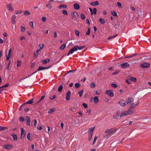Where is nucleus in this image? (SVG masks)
<instances>
[{"label":"nucleus","mask_w":151,"mask_h":151,"mask_svg":"<svg viewBox=\"0 0 151 151\" xmlns=\"http://www.w3.org/2000/svg\"><path fill=\"white\" fill-rule=\"evenodd\" d=\"M139 104V101H138L136 104L134 103H133L131 104L130 106V108L127 110V111H122L121 113V114L120 115V117H122V116H126L128 114L132 113L133 111V110L132 109V108L136 107Z\"/></svg>","instance_id":"f257e3e1"},{"label":"nucleus","mask_w":151,"mask_h":151,"mask_svg":"<svg viewBox=\"0 0 151 151\" xmlns=\"http://www.w3.org/2000/svg\"><path fill=\"white\" fill-rule=\"evenodd\" d=\"M116 131V129H107L105 131L106 133H108V134L111 136L115 133Z\"/></svg>","instance_id":"f03ea898"},{"label":"nucleus","mask_w":151,"mask_h":151,"mask_svg":"<svg viewBox=\"0 0 151 151\" xmlns=\"http://www.w3.org/2000/svg\"><path fill=\"white\" fill-rule=\"evenodd\" d=\"M78 50L77 45H76L73 47L69 51V52L67 54V56L69 55L70 54H72L73 52Z\"/></svg>","instance_id":"7ed1b4c3"},{"label":"nucleus","mask_w":151,"mask_h":151,"mask_svg":"<svg viewBox=\"0 0 151 151\" xmlns=\"http://www.w3.org/2000/svg\"><path fill=\"white\" fill-rule=\"evenodd\" d=\"M140 65L142 68H145L149 67L150 66V64L148 63L145 62L141 64Z\"/></svg>","instance_id":"20e7f679"},{"label":"nucleus","mask_w":151,"mask_h":151,"mask_svg":"<svg viewBox=\"0 0 151 151\" xmlns=\"http://www.w3.org/2000/svg\"><path fill=\"white\" fill-rule=\"evenodd\" d=\"M105 93L108 96L112 97L114 96V94L112 90H106Z\"/></svg>","instance_id":"39448f33"},{"label":"nucleus","mask_w":151,"mask_h":151,"mask_svg":"<svg viewBox=\"0 0 151 151\" xmlns=\"http://www.w3.org/2000/svg\"><path fill=\"white\" fill-rule=\"evenodd\" d=\"M134 101V99L132 98H127L126 99V104H131Z\"/></svg>","instance_id":"423d86ee"},{"label":"nucleus","mask_w":151,"mask_h":151,"mask_svg":"<svg viewBox=\"0 0 151 151\" xmlns=\"http://www.w3.org/2000/svg\"><path fill=\"white\" fill-rule=\"evenodd\" d=\"M129 66V64L127 63H125L120 64V66L122 68H126Z\"/></svg>","instance_id":"0eeeda50"},{"label":"nucleus","mask_w":151,"mask_h":151,"mask_svg":"<svg viewBox=\"0 0 151 151\" xmlns=\"http://www.w3.org/2000/svg\"><path fill=\"white\" fill-rule=\"evenodd\" d=\"M21 130V134H20V139H22L24 137V135L25 134L24 133V130L23 128H21L20 129Z\"/></svg>","instance_id":"6e6552de"},{"label":"nucleus","mask_w":151,"mask_h":151,"mask_svg":"<svg viewBox=\"0 0 151 151\" xmlns=\"http://www.w3.org/2000/svg\"><path fill=\"white\" fill-rule=\"evenodd\" d=\"M70 93H71L70 91H68L66 94L65 99L66 101H68L70 99Z\"/></svg>","instance_id":"1a4fd4ad"},{"label":"nucleus","mask_w":151,"mask_h":151,"mask_svg":"<svg viewBox=\"0 0 151 151\" xmlns=\"http://www.w3.org/2000/svg\"><path fill=\"white\" fill-rule=\"evenodd\" d=\"M119 115V112L117 111L115 113H114L113 115V117L114 119H118Z\"/></svg>","instance_id":"9d476101"},{"label":"nucleus","mask_w":151,"mask_h":151,"mask_svg":"<svg viewBox=\"0 0 151 151\" xmlns=\"http://www.w3.org/2000/svg\"><path fill=\"white\" fill-rule=\"evenodd\" d=\"M51 67V66H49L47 67H42V66H40L39 67V68H38V70L37 71H39L41 70H44L45 69H48L50 67Z\"/></svg>","instance_id":"9b49d317"},{"label":"nucleus","mask_w":151,"mask_h":151,"mask_svg":"<svg viewBox=\"0 0 151 151\" xmlns=\"http://www.w3.org/2000/svg\"><path fill=\"white\" fill-rule=\"evenodd\" d=\"M16 16L15 15H13L11 18V21L13 24H14L16 23Z\"/></svg>","instance_id":"f8f14e48"},{"label":"nucleus","mask_w":151,"mask_h":151,"mask_svg":"<svg viewBox=\"0 0 151 151\" xmlns=\"http://www.w3.org/2000/svg\"><path fill=\"white\" fill-rule=\"evenodd\" d=\"M7 8L9 11H12L14 10L13 8L10 4H8L7 5Z\"/></svg>","instance_id":"ddd939ff"},{"label":"nucleus","mask_w":151,"mask_h":151,"mask_svg":"<svg viewBox=\"0 0 151 151\" xmlns=\"http://www.w3.org/2000/svg\"><path fill=\"white\" fill-rule=\"evenodd\" d=\"M71 15L73 17H75L76 18H77L78 17V15L77 13L76 12H72Z\"/></svg>","instance_id":"4468645a"},{"label":"nucleus","mask_w":151,"mask_h":151,"mask_svg":"<svg viewBox=\"0 0 151 151\" xmlns=\"http://www.w3.org/2000/svg\"><path fill=\"white\" fill-rule=\"evenodd\" d=\"M24 120L26 123H30L31 122L30 118L28 116H26L25 117Z\"/></svg>","instance_id":"2eb2a0df"},{"label":"nucleus","mask_w":151,"mask_h":151,"mask_svg":"<svg viewBox=\"0 0 151 151\" xmlns=\"http://www.w3.org/2000/svg\"><path fill=\"white\" fill-rule=\"evenodd\" d=\"M74 8L76 9H80V6L78 4H73Z\"/></svg>","instance_id":"dca6fc26"},{"label":"nucleus","mask_w":151,"mask_h":151,"mask_svg":"<svg viewBox=\"0 0 151 151\" xmlns=\"http://www.w3.org/2000/svg\"><path fill=\"white\" fill-rule=\"evenodd\" d=\"M4 148H5L6 149L10 150L12 148V145H6L5 147H4Z\"/></svg>","instance_id":"f3484780"},{"label":"nucleus","mask_w":151,"mask_h":151,"mask_svg":"<svg viewBox=\"0 0 151 151\" xmlns=\"http://www.w3.org/2000/svg\"><path fill=\"white\" fill-rule=\"evenodd\" d=\"M99 4V2L97 1H95L92 2H91L90 4V5H95V6H97Z\"/></svg>","instance_id":"a211bd4d"},{"label":"nucleus","mask_w":151,"mask_h":151,"mask_svg":"<svg viewBox=\"0 0 151 151\" xmlns=\"http://www.w3.org/2000/svg\"><path fill=\"white\" fill-rule=\"evenodd\" d=\"M33 101V99H31L29 100V101H27L26 102H25L24 103V105L27 104H32Z\"/></svg>","instance_id":"6ab92c4d"},{"label":"nucleus","mask_w":151,"mask_h":151,"mask_svg":"<svg viewBox=\"0 0 151 151\" xmlns=\"http://www.w3.org/2000/svg\"><path fill=\"white\" fill-rule=\"evenodd\" d=\"M94 103L95 104L97 103L99 101V98L97 96H95L94 98Z\"/></svg>","instance_id":"aec40b11"},{"label":"nucleus","mask_w":151,"mask_h":151,"mask_svg":"<svg viewBox=\"0 0 151 151\" xmlns=\"http://www.w3.org/2000/svg\"><path fill=\"white\" fill-rule=\"evenodd\" d=\"M50 61V60L49 59H46L42 60V63L43 64H45L49 63Z\"/></svg>","instance_id":"412c9836"},{"label":"nucleus","mask_w":151,"mask_h":151,"mask_svg":"<svg viewBox=\"0 0 151 151\" xmlns=\"http://www.w3.org/2000/svg\"><path fill=\"white\" fill-rule=\"evenodd\" d=\"M118 104H119L120 105L122 106H124L126 105V102L123 103L122 102V101H120L118 102Z\"/></svg>","instance_id":"4be33fe9"},{"label":"nucleus","mask_w":151,"mask_h":151,"mask_svg":"<svg viewBox=\"0 0 151 151\" xmlns=\"http://www.w3.org/2000/svg\"><path fill=\"white\" fill-rule=\"evenodd\" d=\"M95 127H91L88 130V132L89 133H93V131L94 130V129Z\"/></svg>","instance_id":"5701e85b"},{"label":"nucleus","mask_w":151,"mask_h":151,"mask_svg":"<svg viewBox=\"0 0 151 151\" xmlns=\"http://www.w3.org/2000/svg\"><path fill=\"white\" fill-rule=\"evenodd\" d=\"M12 138H13L14 141H16L17 140V136L16 134H12Z\"/></svg>","instance_id":"b1692460"},{"label":"nucleus","mask_w":151,"mask_h":151,"mask_svg":"<svg viewBox=\"0 0 151 151\" xmlns=\"http://www.w3.org/2000/svg\"><path fill=\"white\" fill-rule=\"evenodd\" d=\"M129 79L131 81H132L133 82H136L137 81V79L136 78L134 77H130Z\"/></svg>","instance_id":"393cba45"},{"label":"nucleus","mask_w":151,"mask_h":151,"mask_svg":"<svg viewBox=\"0 0 151 151\" xmlns=\"http://www.w3.org/2000/svg\"><path fill=\"white\" fill-rule=\"evenodd\" d=\"M85 47V46L84 45L81 46L80 47H78V45H77V49L78 50H81Z\"/></svg>","instance_id":"a878e982"},{"label":"nucleus","mask_w":151,"mask_h":151,"mask_svg":"<svg viewBox=\"0 0 151 151\" xmlns=\"http://www.w3.org/2000/svg\"><path fill=\"white\" fill-rule=\"evenodd\" d=\"M67 7V6L65 5H60L59 6V8L60 9L61 8H63V9L65 8H66Z\"/></svg>","instance_id":"bb28decb"},{"label":"nucleus","mask_w":151,"mask_h":151,"mask_svg":"<svg viewBox=\"0 0 151 151\" xmlns=\"http://www.w3.org/2000/svg\"><path fill=\"white\" fill-rule=\"evenodd\" d=\"M111 136L107 134L104 136V138L107 139L109 138Z\"/></svg>","instance_id":"cd10ccee"},{"label":"nucleus","mask_w":151,"mask_h":151,"mask_svg":"<svg viewBox=\"0 0 151 151\" xmlns=\"http://www.w3.org/2000/svg\"><path fill=\"white\" fill-rule=\"evenodd\" d=\"M55 109L53 108H52L51 109L48 110V112L49 114H51L55 111Z\"/></svg>","instance_id":"c85d7f7f"},{"label":"nucleus","mask_w":151,"mask_h":151,"mask_svg":"<svg viewBox=\"0 0 151 151\" xmlns=\"http://www.w3.org/2000/svg\"><path fill=\"white\" fill-rule=\"evenodd\" d=\"M81 86V84L78 83H76L75 84V87L77 88H79Z\"/></svg>","instance_id":"c756f323"},{"label":"nucleus","mask_w":151,"mask_h":151,"mask_svg":"<svg viewBox=\"0 0 151 151\" xmlns=\"http://www.w3.org/2000/svg\"><path fill=\"white\" fill-rule=\"evenodd\" d=\"M19 120L20 122H23L24 121V118L22 117H20L19 118Z\"/></svg>","instance_id":"7c9ffc66"},{"label":"nucleus","mask_w":151,"mask_h":151,"mask_svg":"<svg viewBox=\"0 0 151 151\" xmlns=\"http://www.w3.org/2000/svg\"><path fill=\"white\" fill-rule=\"evenodd\" d=\"M63 88V86L62 85H60L58 88V91L59 92H61L62 91Z\"/></svg>","instance_id":"2f4dec72"},{"label":"nucleus","mask_w":151,"mask_h":151,"mask_svg":"<svg viewBox=\"0 0 151 151\" xmlns=\"http://www.w3.org/2000/svg\"><path fill=\"white\" fill-rule=\"evenodd\" d=\"M83 92V90H81V91H79L78 92V94H79V96L80 97L82 96Z\"/></svg>","instance_id":"473e14b6"},{"label":"nucleus","mask_w":151,"mask_h":151,"mask_svg":"<svg viewBox=\"0 0 151 151\" xmlns=\"http://www.w3.org/2000/svg\"><path fill=\"white\" fill-rule=\"evenodd\" d=\"M38 47H39V48L40 50H41L44 47V45L43 44H40L39 45Z\"/></svg>","instance_id":"72a5a7b5"},{"label":"nucleus","mask_w":151,"mask_h":151,"mask_svg":"<svg viewBox=\"0 0 151 151\" xmlns=\"http://www.w3.org/2000/svg\"><path fill=\"white\" fill-rule=\"evenodd\" d=\"M92 137V134H91V133H89L88 139V140L89 141H90L91 140Z\"/></svg>","instance_id":"f704fd0d"},{"label":"nucleus","mask_w":151,"mask_h":151,"mask_svg":"<svg viewBox=\"0 0 151 151\" xmlns=\"http://www.w3.org/2000/svg\"><path fill=\"white\" fill-rule=\"evenodd\" d=\"M6 129V127L0 126V131H4Z\"/></svg>","instance_id":"c9c22d12"},{"label":"nucleus","mask_w":151,"mask_h":151,"mask_svg":"<svg viewBox=\"0 0 151 151\" xmlns=\"http://www.w3.org/2000/svg\"><path fill=\"white\" fill-rule=\"evenodd\" d=\"M111 13L112 15L114 16H116L117 15L116 12L114 11H111Z\"/></svg>","instance_id":"e433bc0d"},{"label":"nucleus","mask_w":151,"mask_h":151,"mask_svg":"<svg viewBox=\"0 0 151 151\" xmlns=\"http://www.w3.org/2000/svg\"><path fill=\"white\" fill-rule=\"evenodd\" d=\"M30 14V12H29L28 11L26 10L25 11L24 14V15H29Z\"/></svg>","instance_id":"4c0bfd02"},{"label":"nucleus","mask_w":151,"mask_h":151,"mask_svg":"<svg viewBox=\"0 0 151 151\" xmlns=\"http://www.w3.org/2000/svg\"><path fill=\"white\" fill-rule=\"evenodd\" d=\"M99 22L101 24H104L105 22L104 20L103 19L101 18L99 19Z\"/></svg>","instance_id":"58836bf2"},{"label":"nucleus","mask_w":151,"mask_h":151,"mask_svg":"<svg viewBox=\"0 0 151 151\" xmlns=\"http://www.w3.org/2000/svg\"><path fill=\"white\" fill-rule=\"evenodd\" d=\"M118 34H116L114 36H110L108 37V39L109 40V39H112L113 38H114V37H116L117 36H118Z\"/></svg>","instance_id":"ea45409f"},{"label":"nucleus","mask_w":151,"mask_h":151,"mask_svg":"<svg viewBox=\"0 0 151 151\" xmlns=\"http://www.w3.org/2000/svg\"><path fill=\"white\" fill-rule=\"evenodd\" d=\"M66 46V44H63L62 46L60 47V50H63Z\"/></svg>","instance_id":"a19ab883"},{"label":"nucleus","mask_w":151,"mask_h":151,"mask_svg":"<svg viewBox=\"0 0 151 151\" xmlns=\"http://www.w3.org/2000/svg\"><path fill=\"white\" fill-rule=\"evenodd\" d=\"M46 7L50 9L52 8V6L51 5V4L49 3L47 4L46 6Z\"/></svg>","instance_id":"79ce46f5"},{"label":"nucleus","mask_w":151,"mask_h":151,"mask_svg":"<svg viewBox=\"0 0 151 151\" xmlns=\"http://www.w3.org/2000/svg\"><path fill=\"white\" fill-rule=\"evenodd\" d=\"M62 12L64 15H68V12L66 10H63L62 11Z\"/></svg>","instance_id":"37998d69"},{"label":"nucleus","mask_w":151,"mask_h":151,"mask_svg":"<svg viewBox=\"0 0 151 151\" xmlns=\"http://www.w3.org/2000/svg\"><path fill=\"white\" fill-rule=\"evenodd\" d=\"M45 96L43 95L41 97V98L38 101L37 104L38 103H39L40 101H41L45 97Z\"/></svg>","instance_id":"c03bdc74"},{"label":"nucleus","mask_w":151,"mask_h":151,"mask_svg":"<svg viewBox=\"0 0 151 151\" xmlns=\"http://www.w3.org/2000/svg\"><path fill=\"white\" fill-rule=\"evenodd\" d=\"M90 34V28L89 27L88 28V30L86 32V35H89Z\"/></svg>","instance_id":"a18cd8bd"},{"label":"nucleus","mask_w":151,"mask_h":151,"mask_svg":"<svg viewBox=\"0 0 151 151\" xmlns=\"http://www.w3.org/2000/svg\"><path fill=\"white\" fill-rule=\"evenodd\" d=\"M11 64V60H10L9 62V63H8V65L6 67V69H7L8 70H9V68L10 66V65Z\"/></svg>","instance_id":"49530a36"},{"label":"nucleus","mask_w":151,"mask_h":151,"mask_svg":"<svg viewBox=\"0 0 151 151\" xmlns=\"http://www.w3.org/2000/svg\"><path fill=\"white\" fill-rule=\"evenodd\" d=\"M96 86L95 83L94 82H92L90 86L92 88H94Z\"/></svg>","instance_id":"de8ad7c7"},{"label":"nucleus","mask_w":151,"mask_h":151,"mask_svg":"<svg viewBox=\"0 0 151 151\" xmlns=\"http://www.w3.org/2000/svg\"><path fill=\"white\" fill-rule=\"evenodd\" d=\"M22 13L21 10H19V11H15L14 12V13L16 14H19Z\"/></svg>","instance_id":"09e8293b"},{"label":"nucleus","mask_w":151,"mask_h":151,"mask_svg":"<svg viewBox=\"0 0 151 151\" xmlns=\"http://www.w3.org/2000/svg\"><path fill=\"white\" fill-rule=\"evenodd\" d=\"M29 25L31 26V27L32 28H34L33 26V22L32 21L30 22L29 23Z\"/></svg>","instance_id":"8fccbe9b"},{"label":"nucleus","mask_w":151,"mask_h":151,"mask_svg":"<svg viewBox=\"0 0 151 151\" xmlns=\"http://www.w3.org/2000/svg\"><path fill=\"white\" fill-rule=\"evenodd\" d=\"M97 139V136H95V137H94V140H93V144H94L95 142L96 141Z\"/></svg>","instance_id":"3c124183"},{"label":"nucleus","mask_w":151,"mask_h":151,"mask_svg":"<svg viewBox=\"0 0 151 151\" xmlns=\"http://www.w3.org/2000/svg\"><path fill=\"white\" fill-rule=\"evenodd\" d=\"M21 31L22 32H24L25 30V28L24 27L21 26L20 27Z\"/></svg>","instance_id":"603ef678"},{"label":"nucleus","mask_w":151,"mask_h":151,"mask_svg":"<svg viewBox=\"0 0 151 151\" xmlns=\"http://www.w3.org/2000/svg\"><path fill=\"white\" fill-rule=\"evenodd\" d=\"M38 54H39L38 53H37L36 52H35L34 53V56H33L34 58H35L36 57H37L38 55Z\"/></svg>","instance_id":"864d4df0"},{"label":"nucleus","mask_w":151,"mask_h":151,"mask_svg":"<svg viewBox=\"0 0 151 151\" xmlns=\"http://www.w3.org/2000/svg\"><path fill=\"white\" fill-rule=\"evenodd\" d=\"M81 18L82 20H83L85 18V15L83 14H81Z\"/></svg>","instance_id":"5fc2aeb1"},{"label":"nucleus","mask_w":151,"mask_h":151,"mask_svg":"<svg viewBox=\"0 0 151 151\" xmlns=\"http://www.w3.org/2000/svg\"><path fill=\"white\" fill-rule=\"evenodd\" d=\"M116 4H117V6L119 7H120V8H121L122 7V5L120 3V2H117L116 3Z\"/></svg>","instance_id":"6e6d98bb"},{"label":"nucleus","mask_w":151,"mask_h":151,"mask_svg":"<svg viewBox=\"0 0 151 151\" xmlns=\"http://www.w3.org/2000/svg\"><path fill=\"white\" fill-rule=\"evenodd\" d=\"M56 96L53 95V96H52L51 97H50V99L51 100H53V99H55L56 98Z\"/></svg>","instance_id":"4d7b16f0"},{"label":"nucleus","mask_w":151,"mask_h":151,"mask_svg":"<svg viewBox=\"0 0 151 151\" xmlns=\"http://www.w3.org/2000/svg\"><path fill=\"white\" fill-rule=\"evenodd\" d=\"M111 85L114 88H116L117 87V85L115 83H112Z\"/></svg>","instance_id":"13d9d810"},{"label":"nucleus","mask_w":151,"mask_h":151,"mask_svg":"<svg viewBox=\"0 0 151 151\" xmlns=\"http://www.w3.org/2000/svg\"><path fill=\"white\" fill-rule=\"evenodd\" d=\"M93 13L95 14H96L97 12V9L96 8H94L93 9Z\"/></svg>","instance_id":"bf43d9fd"},{"label":"nucleus","mask_w":151,"mask_h":151,"mask_svg":"<svg viewBox=\"0 0 151 151\" xmlns=\"http://www.w3.org/2000/svg\"><path fill=\"white\" fill-rule=\"evenodd\" d=\"M75 33L78 36H79V31L78 30H76Z\"/></svg>","instance_id":"052dcab7"},{"label":"nucleus","mask_w":151,"mask_h":151,"mask_svg":"<svg viewBox=\"0 0 151 151\" xmlns=\"http://www.w3.org/2000/svg\"><path fill=\"white\" fill-rule=\"evenodd\" d=\"M91 110L90 109L88 110L86 112L87 115H88L90 114Z\"/></svg>","instance_id":"680f3d73"},{"label":"nucleus","mask_w":151,"mask_h":151,"mask_svg":"<svg viewBox=\"0 0 151 151\" xmlns=\"http://www.w3.org/2000/svg\"><path fill=\"white\" fill-rule=\"evenodd\" d=\"M30 134L29 133H28L27 135V138L28 140H30Z\"/></svg>","instance_id":"e2e57ef3"},{"label":"nucleus","mask_w":151,"mask_h":151,"mask_svg":"<svg viewBox=\"0 0 151 151\" xmlns=\"http://www.w3.org/2000/svg\"><path fill=\"white\" fill-rule=\"evenodd\" d=\"M82 105L85 108H87L88 107L87 105L85 103H83Z\"/></svg>","instance_id":"0e129e2a"},{"label":"nucleus","mask_w":151,"mask_h":151,"mask_svg":"<svg viewBox=\"0 0 151 151\" xmlns=\"http://www.w3.org/2000/svg\"><path fill=\"white\" fill-rule=\"evenodd\" d=\"M20 65H21V64H20V61L18 60L17 62V67H19V66H20Z\"/></svg>","instance_id":"69168bd1"},{"label":"nucleus","mask_w":151,"mask_h":151,"mask_svg":"<svg viewBox=\"0 0 151 151\" xmlns=\"http://www.w3.org/2000/svg\"><path fill=\"white\" fill-rule=\"evenodd\" d=\"M12 50L11 49H9L8 51V55H10L11 53L12 52Z\"/></svg>","instance_id":"338daca9"},{"label":"nucleus","mask_w":151,"mask_h":151,"mask_svg":"<svg viewBox=\"0 0 151 151\" xmlns=\"http://www.w3.org/2000/svg\"><path fill=\"white\" fill-rule=\"evenodd\" d=\"M54 37L56 38L57 36V32H54Z\"/></svg>","instance_id":"774afa93"}]
</instances>
